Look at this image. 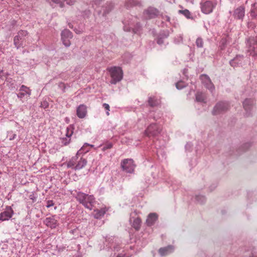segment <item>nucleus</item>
<instances>
[{
  "mask_svg": "<svg viewBox=\"0 0 257 257\" xmlns=\"http://www.w3.org/2000/svg\"><path fill=\"white\" fill-rule=\"evenodd\" d=\"M77 200L83 204L86 208L92 210L95 202L92 195H89L82 192H78L76 196Z\"/></svg>",
  "mask_w": 257,
  "mask_h": 257,
  "instance_id": "obj_1",
  "label": "nucleus"
},
{
  "mask_svg": "<svg viewBox=\"0 0 257 257\" xmlns=\"http://www.w3.org/2000/svg\"><path fill=\"white\" fill-rule=\"evenodd\" d=\"M107 70L109 72L111 80L110 83L115 84L117 82L120 81L123 77L122 70L119 67L114 66L109 67Z\"/></svg>",
  "mask_w": 257,
  "mask_h": 257,
  "instance_id": "obj_2",
  "label": "nucleus"
},
{
  "mask_svg": "<svg viewBox=\"0 0 257 257\" xmlns=\"http://www.w3.org/2000/svg\"><path fill=\"white\" fill-rule=\"evenodd\" d=\"M121 166L127 173L133 172L135 168L134 161L128 159L123 160L121 163Z\"/></svg>",
  "mask_w": 257,
  "mask_h": 257,
  "instance_id": "obj_3",
  "label": "nucleus"
},
{
  "mask_svg": "<svg viewBox=\"0 0 257 257\" xmlns=\"http://www.w3.org/2000/svg\"><path fill=\"white\" fill-rule=\"evenodd\" d=\"M28 32L26 31H20L18 35L14 37V43L15 46L18 49L23 45V40L27 36Z\"/></svg>",
  "mask_w": 257,
  "mask_h": 257,
  "instance_id": "obj_4",
  "label": "nucleus"
},
{
  "mask_svg": "<svg viewBox=\"0 0 257 257\" xmlns=\"http://www.w3.org/2000/svg\"><path fill=\"white\" fill-rule=\"evenodd\" d=\"M73 37L72 33L67 29L64 30L61 32V40L66 47H69L71 45L70 39Z\"/></svg>",
  "mask_w": 257,
  "mask_h": 257,
  "instance_id": "obj_5",
  "label": "nucleus"
},
{
  "mask_svg": "<svg viewBox=\"0 0 257 257\" xmlns=\"http://www.w3.org/2000/svg\"><path fill=\"white\" fill-rule=\"evenodd\" d=\"M161 129L156 124H150L145 131L146 136L148 137H154L160 133Z\"/></svg>",
  "mask_w": 257,
  "mask_h": 257,
  "instance_id": "obj_6",
  "label": "nucleus"
},
{
  "mask_svg": "<svg viewBox=\"0 0 257 257\" xmlns=\"http://www.w3.org/2000/svg\"><path fill=\"white\" fill-rule=\"evenodd\" d=\"M228 107V105L227 103L224 102H219L214 107L212 113L214 115L218 114L227 110Z\"/></svg>",
  "mask_w": 257,
  "mask_h": 257,
  "instance_id": "obj_7",
  "label": "nucleus"
},
{
  "mask_svg": "<svg viewBox=\"0 0 257 257\" xmlns=\"http://www.w3.org/2000/svg\"><path fill=\"white\" fill-rule=\"evenodd\" d=\"M31 94V90L25 85H22L19 89V92L17 94L18 97L20 99H23L25 96L27 95L28 97Z\"/></svg>",
  "mask_w": 257,
  "mask_h": 257,
  "instance_id": "obj_8",
  "label": "nucleus"
},
{
  "mask_svg": "<svg viewBox=\"0 0 257 257\" xmlns=\"http://www.w3.org/2000/svg\"><path fill=\"white\" fill-rule=\"evenodd\" d=\"M87 106L84 104L79 105L76 109V114L80 118H84L87 114Z\"/></svg>",
  "mask_w": 257,
  "mask_h": 257,
  "instance_id": "obj_9",
  "label": "nucleus"
},
{
  "mask_svg": "<svg viewBox=\"0 0 257 257\" xmlns=\"http://www.w3.org/2000/svg\"><path fill=\"white\" fill-rule=\"evenodd\" d=\"M213 8V5L211 2L206 1L201 6V10L204 14H209Z\"/></svg>",
  "mask_w": 257,
  "mask_h": 257,
  "instance_id": "obj_10",
  "label": "nucleus"
},
{
  "mask_svg": "<svg viewBox=\"0 0 257 257\" xmlns=\"http://www.w3.org/2000/svg\"><path fill=\"white\" fill-rule=\"evenodd\" d=\"M13 214V210L11 207L7 208L6 210L1 213L0 220L5 221L9 220L12 217Z\"/></svg>",
  "mask_w": 257,
  "mask_h": 257,
  "instance_id": "obj_11",
  "label": "nucleus"
},
{
  "mask_svg": "<svg viewBox=\"0 0 257 257\" xmlns=\"http://www.w3.org/2000/svg\"><path fill=\"white\" fill-rule=\"evenodd\" d=\"M73 134V127L72 126H69L66 129V136L67 138L63 139L62 143L64 145H67L70 142L71 139H70V137Z\"/></svg>",
  "mask_w": 257,
  "mask_h": 257,
  "instance_id": "obj_12",
  "label": "nucleus"
},
{
  "mask_svg": "<svg viewBox=\"0 0 257 257\" xmlns=\"http://www.w3.org/2000/svg\"><path fill=\"white\" fill-rule=\"evenodd\" d=\"M44 223L48 227L51 228H54L57 226V221L53 216L46 218Z\"/></svg>",
  "mask_w": 257,
  "mask_h": 257,
  "instance_id": "obj_13",
  "label": "nucleus"
},
{
  "mask_svg": "<svg viewBox=\"0 0 257 257\" xmlns=\"http://www.w3.org/2000/svg\"><path fill=\"white\" fill-rule=\"evenodd\" d=\"M200 78L202 81L206 83V87L211 91L214 89V87L213 84L211 82L210 79L206 75H202L200 76Z\"/></svg>",
  "mask_w": 257,
  "mask_h": 257,
  "instance_id": "obj_14",
  "label": "nucleus"
},
{
  "mask_svg": "<svg viewBox=\"0 0 257 257\" xmlns=\"http://www.w3.org/2000/svg\"><path fill=\"white\" fill-rule=\"evenodd\" d=\"M158 215L155 213H151L148 216L146 223L148 226L153 225L158 219Z\"/></svg>",
  "mask_w": 257,
  "mask_h": 257,
  "instance_id": "obj_15",
  "label": "nucleus"
},
{
  "mask_svg": "<svg viewBox=\"0 0 257 257\" xmlns=\"http://www.w3.org/2000/svg\"><path fill=\"white\" fill-rule=\"evenodd\" d=\"M248 42L250 45L249 51H250V54L252 55L257 56V47H255L254 45H256V43L253 39H249Z\"/></svg>",
  "mask_w": 257,
  "mask_h": 257,
  "instance_id": "obj_16",
  "label": "nucleus"
},
{
  "mask_svg": "<svg viewBox=\"0 0 257 257\" xmlns=\"http://www.w3.org/2000/svg\"><path fill=\"white\" fill-rule=\"evenodd\" d=\"M107 209L105 207L102 208L100 209H96L94 210L93 216L95 218H99L103 216L106 213Z\"/></svg>",
  "mask_w": 257,
  "mask_h": 257,
  "instance_id": "obj_17",
  "label": "nucleus"
},
{
  "mask_svg": "<svg viewBox=\"0 0 257 257\" xmlns=\"http://www.w3.org/2000/svg\"><path fill=\"white\" fill-rule=\"evenodd\" d=\"M145 14L150 16H156L159 15V11L154 7H149L145 11Z\"/></svg>",
  "mask_w": 257,
  "mask_h": 257,
  "instance_id": "obj_18",
  "label": "nucleus"
},
{
  "mask_svg": "<svg viewBox=\"0 0 257 257\" xmlns=\"http://www.w3.org/2000/svg\"><path fill=\"white\" fill-rule=\"evenodd\" d=\"M79 152H78L76 156L72 157L67 163V166L68 168H74L75 165L77 164V160H78Z\"/></svg>",
  "mask_w": 257,
  "mask_h": 257,
  "instance_id": "obj_19",
  "label": "nucleus"
},
{
  "mask_svg": "<svg viewBox=\"0 0 257 257\" xmlns=\"http://www.w3.org/2000/svg\"><path fill=\"white\" fill-rule=\"evenodd\" d=\"M86 164V160L83 158H81L79 160H77V164L75 165L74 169L76 170H80L83 168Z\"/></svg>",
  "mask_w": 257,
  "mask_h": 257,
  "instance_id": "obj_20",
  "label": "nucleus"
},
{
  "mask_svg": "<svg viewBox=\"0 0 257 257\" xmlns=\"http://www.w3.org/2000/svg\"><path fill=\"white\" fill-rule=\"evenodd\" d=\"M254 104V100L252 99H246L243 102V106L246 110H249Z\"/></svg>",
  "mask_w": 257,
  "mask_h": 257,
  "instance_id": "obj_21",
  "label": "nucleus"
},
{
  "mask_svg": "<svg viewBox=\"0 0 257 257\" xmlns=\"http://www.w3.org/2000/svg\"><path fill=\"white\" fill-rule=\"evenodd\" d=\"M148 103L150 106L154 107L158 106L160 104V100L155 96H151L149 98Z\"/></svg>",
  "mask_w": 257,
  "mask_h": 257,
  "instance_id": "obj_22",
  "label": "nucleus"
},
{
  "mask_svg": "<svg viewBox=\"0 0 257 257\" xmlns=\"http://www.w3.org/2000/svg\"><path fill=\"white\" fill-rule=\"evenodd\" d=\"M173 249V248L172 246H168L167 247L160 248L159 252L161 255L163 256L167 255L168 253L171 252Z\"/></svg>",
  "mask_w": 257,
  "mask_h": 257,
  "instance_id": "obj_23",
  "label": "nucleus"
},
{
  "mask_svg": "<svg viewBox=\"0 0 257 257\" xmlns=\"http://www.w3.org/2000/svg\"><path fill=\"white\" fill-rule=\"evenodd\" d=\"M142 221L140 217H137L133 219L132 226L136 230H139L141 226Z\"/></svg>",
  "mask_w": 257,
  "mask_h": 257,
  "instance_id": "obj_24",
  "label": "nucleus"
},
{
  "mask_svg": "<svg viewBox=\"0 0 257 257\" xmlns=\"http://www.w3.org/2000/svg\"><path fill=\"white\" fill-rule=\"evenodd\" d=\"M234 14L237 16H244V10L243 7H239L236 9L234 12Z\"/></svg>",
  "mask_w": 257,
  "mask_h": 257,
  "instance_id": "obj_25",
  "label": "nucleus"
},
{
  "mask_svg": "<svg viewBox=\"0 0 257 257\" xmlns=\"http://www.w3.org/2000/svg\"><path fill=\"white\" fill-rule=\"evenodd\" d=\"M196 99L197 101L203 102L205 99V95L201 92H197L196 94Z\"/></svg>",
  "mask_w": 257,
  "mask_h": 257,
  "instance_id": "obj_26",
  "label": "nucleus"
},
{
  "mask_svg": "<svg viewBox=\"0 0 257 257\" xmlns=\"http://www.w3.org/2000/svg\"><path fill=\"white\" fill-rule=\"evenodd\" d=\"M176 86L178 89H181L185 87V83L184 82L180 81L176 83Z\"/></svg>",
  "mask_w": 257,
  "mask_h": 257,
  "instance_id": "obj_27",
  "label": "nucleus"
},
{
  "mask_svg": "<svg viewBox=\"0 0 257 257\" xmlns=\"http://www.w3.org/2000/svg\"><path fill=\"white\" fill-rule=\"evenodd\" d=\"M179 14L184 15V16H189L190 15V12L188 10H179L178 12Z\"/></svg>",
  "mask_w": 257,
  "mask_h": 257,
  "instance_id": "obj_28",
  "label": "nucleus"
},
{
  "mask_svg": "<svg viewBox=\"0 0 257 257\" xmlns=\"http://www.w3.org/2000/svg\"><path fill=\"white\" fill-rule=\"evenodd\" d=\"M196 43L197 47H203V40L202 39L198 38L196 40Z\"/></svg>",
  "mask_w": 257,
  "mask_h": 257,
  "instance_id": "obj_29",
  "label": "nucleus"
},
{
  "mask_svg": "<svg viewBox=\"0 0 257 257\" xmlns=\"http://www.w3.org/2000/svg\"><path fill=\"white\" fill-rule=\"evenodd\" d=\"M58 86L60 88H61L62 90V91L64 92L65 91L66 89V85L63 82H60L58 84Z\"/></svg>",
  "mask_w": 257,
  "mask_h": 257,
  "instance_id": "obj_30",
  "label": "nucleus"
},
{
  "mask_svg": "<svg viewBox=\"0 0 257 257\" xmlns=\"http://www.w3.org/2000/svg\"><path fill=\"white\" fill-rule=\"evenodd\" d=\"M103 106L104 108V109H105L106 110H107V111L106 112V114L107 115H108L109 114L108 111H109V108H110L109 104H108L107 103H104L103 104Z\"/></svg>",
  "mask_w": 257,
  "mask_h": 257,
  "instance_id": "obj_31",
  "label": "nucleus"
},
{
  "mask_svg": "<svg viewBox=\"0 0 257 257\" xmlns=\"http://www.w3.org/2000/svg\"><path fill=\"white\" fill-rule=\"evenodd\" d=\"M54 205V203L52 200H48L47 202L46 207L47 208H49L51 206H53Z\"/></svg>",
  "mask_w": 257,
  "mask_h": 257,
  "instance_id": "obj_32",
  "label": "nucleus"
},
{
  "mask_svg": "<svg viewBox=\"0 0 257 257\" xmlns=\"http://www.w3.org/2000/svg\"><path fill=\"white\" fill-rule=\"evenodd\" d=\"M64 2H66L67 4L69 5H72L74 4L75 0H63Z\"/></svg>",
  "mask_w": 257,
  "mask_h": 257,
  "instance_id": "obj_33",
  "label": "nucleus"
},
{
  "mask_svg": "<svg viewBox=\"0 0 257 257\" xmlns=\"http://www.w3.org/2000/svg\"><path fill=\"white\" fill-rule=\"evenodd\" d=\"M51 1L56 4L60 3V6L61 8H63L64 7V5L62 3H60V0H51Z\"/></svg>",
  "mask_w": 257,
  "mask_h": 257,
  "instance_id": "obj_34",
  "label": "nucleus"
},
{
  "mask_svg": "<svg viewBox=\"0 0 257 257\" xmlns=\"http://www.w3.org/2000/svg\"><path fill=\"white\" fill-rule=\"evenodd\" d=\"M112 144H109L107 145L106 147H104L103 148V150H106V149H110V148H112Z\"/></svg>",
  "mask_w": 257,
  "mask_h": 257,
  "instance_id": "obj_35",
  "label": "nucleus"
},
{
  "mask_svg": "<svg viewBox=\"0 0 257 257\" xmlns=\"http://www.w3.org/2000/svg\"><path fill=\"white\" fill-rule=\"evenodd\" d=\"M75 32L77 33V34H80L81 33V31H76Z\"/></svg>",
  "mask_w": 257,
  "mask_h": 257,
  "instance_id": "obj_36",
  "label": "nucleus"
},
{
  "mask_svg": "<svg viewBox=\"0 0 257 257\" xmlns=\"http://www.w3.org/2000/svg\"><path fill=\"white\" fill-rule=\"evenodd\" d=\"M86 145H87V146H90L91 147H93V145H89L88 144H85Z\"/></svg>",
  "mask_w": 257,
  "mask_h": 257,
  "instance_id": "obj_37",
  "label": "nucleus"
},
{
  "mask_svg": "<svg viewBox=\"0 0 257 257\" xmlns=\"http://www.w3.org/2000/svg\"><path fill=\"white\" fill-rule=\"evenodd\" d=\"M106 14H107V13L104 12V13L102 14V15H105Z\"/></svg>",
  "mask_w": 257,
  "mask_h": 257,
  "instance_id": "obj_38",
  "label": "nucleus"
},
{
  "mask_svg": "<svg viewBox=\"0 0 257 257\" xmlns=\"http://www.w3.org/2000/svg\"><path fill=\"white\" fill-rule=\"evenodd\" d=\"M30 199H33V197H32V195H30Z\"/></svg>",
  "mask_w": 257,
  "mask_h": 257,
  "instance_id": "obj_39",
  "label": "nucleus"
},
{
  "mask_svg": "<svg viewBox=\"0 0 257 257\" xmlns=\"http://www.w3.org/2000/svg\"><path fill=\"white\" fill-rule=\"evenodd\" d=\"M158 43L160 44V43H161V41H160V40H159V41H158Z\"/></svg>",
  "mask_w": 257,
  "mask_h": 257,
  "instance_id": "obj_40",
  "label": "nucleus"
},
{
  "mask_svg": "<svg viewBox=\"0 0 257 257\" xmlns=\"http://www.w3.org/2000/svg\"><path fill=\"white\" fill-rule=\"evenodd\" d=\"M165 18H167V20H169V18L168 17H166Z\"/></svg>",
  "mask_w": 257,
  "mask_h": 257,
  "instance_id": "obj_41",
  "label": "nucleus"
},
{
  "mask_svg": "<svg viewBox=\"0 0 257 257\" xmlns=\"http://www.w3.org/2000/svg\"><path fill=\"white\" fill-rule=\"evenodd\" d=\"M69 28H72V27L70 25H69Z\"/></svg>",
  "mask_w": 257,
  "mask_h": 257,
  "instance_id": "obj_42",
  "label": "nucleus"
},
{
  "mask_svg": "<svg viewBox=\"0 0 257 257\" xmlns=\"http://www.w3.org/2000/svg\"><path fill=\"white\" fill-rule=\"evenodd\" d=\"M234 60H233L232 62H231V64L232 65V63L233 62Z\"/></svg>",
  "mask_w": 257,
  "mask_h": 257,
  "instance_id": "obj_43",
  "label": "nucleus"
},
{
  "mask_svg": "<svg viewBox=\"0 0 257 257\" xmlns=\"http://www.w3.org/2000/svg\"><path fill=\"white\" fill-rule=\"evenodd\" d=\"M132 221V218H131V219H130V221Z\"/></svg>",
  "mask_w": 257,
  "mask_h": 257,
  "instance_id": "obj_44",
  "label": "nucleus"
},
{
  "mask_svg": "<svg viewBox=\"0 0 257 257\" xmlns=\"http://www.w3.org/2000/svg\"><path fill=\"white\" fill-rule=\"evenodd\" d=\"M117 257H119V256H117Z\"/></svg>",
  "mask_w": 257,
  "mask_h": 257,
  "instance_id": "obj_45",
  "label": "nucleus"
}]
</instances>
